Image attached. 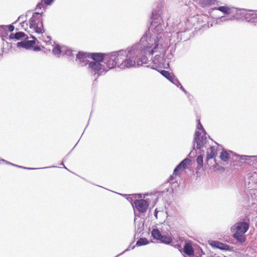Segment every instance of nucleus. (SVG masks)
Returning <instances> with one entry per match:
<instances>
[{
    "label": "nucleus",
    "mask_w": 257,
    "mask_h": 257,
    "mask_svg": "<svg viewBox=\"0 0 257 257\" xmlns=\"http://www.w3.org/2000/svg\"><path fill=\"white\" fill-rule=\"evenodd\" d=\"M161 6L158 5L152 12V22L149 30L140 42L125 49H120L108 54L90 53L92 62L105 61L106 67L112 69L116 66L121 69L130 68L148 64L149 59L157 49L163 46V32L165 27L161 17Z\"/></svg>",
    "instance_id": "1"
},
{
    "label": "nucleus",
    "mask_w": 257,
    "mask_h": 257,
    "mask_svg": "<svg viewBox=\"0 0 257 257\" xmlns=\"http://www.w3.org/2000/svg\"><path fill=\"white\" fill-rule=\"evenodd\" d=\"M201 132L197 131L195 132L192 142V150L188 155V156L191 158H193L196 156L197 154L196 150L199 151V153H204V151L202 149L204 147H206L207 138L211 139L207 133L203 134V135H201Z\"/></svg>",
    "instance_id": "2"
},
{
    "label": "nucleus",
    "mask_w": 257,
    "mask_h": 257,
    "mask_svg": "<svg viewBox=\"0 0 257 257\" xmlns=\"http://www.w3.org/2000/svg\"><path fill=\"white\" fill-rule=\"evenodd\" d=\"M43 14V13L35 12L29 20L30 28H33L35 31L38 34H42L44 32V30L42 29L44 28Z\"/></svg>",
    "instance_id": "3"
},
{
    "label": "nucleus",
    "mask_w": 257,
    "mask_h": 257,
    "mask_svg": "<svg viewBox=\"0 0 257 257\" xmlns=\"http://www.w3.org/2000/svg\"><path fill=\"white\" fill-rule=\"evenodd\" d=\"M88 69L92 75L94 76H96L94 81H96L100 76L105 74L110 69L101 63L92 61L89 62Z\"/></svg>",
    "instance_id": "4"
},
{
    "label": "nucleus",
    "mask_w": 257,
    "mask_h": 257,
    "mask_svg": "<svg viewBox=\"0 0 257 257\" xmlns=\"http://www.w3.org/2000/svg\"><path fill=\"white\" fill-rule=\"evenodd\" d=\"M147 67L159 71L158 68H168L169 67V61L160 55H156Z\"/></svg>",
    "instance_id": "5"
},
{
    "label": "nucleus",
    "mask_w": 257,
    "mask_h": 257,
    "mask_svg": "<svg viewBox=\"0 0 257 257\" xmlns=\"http://www.w3.org/2000/svg\"><path fill=\"white\" fill-rule=\"evenodd\" d=\"M244 11L242 15L241 20H245L250 23H257V11H252L244 9Z\"/></svg>",
    "instance_id": "6"
},
{
    "label": "nucleus",
    "mask_w": 257,
    "mask_h": 257,
    "mask_svg": "<svg viewBox=\"0 0 257 257\" xmlns=\"http://www.w3.org/2000/svg\"><path fill=\"white\" fill-rule=\"evenodd\" d=\"M245 12L243 9H237L235 8H230L229 15L230 21L240 20L242 19V15Z\"/></svg>",
    "instance_id": "7"
},
{
    "label": "nucleus",
    "mask_w": 257,
    "mask_h": 257,
    "mask_svg": "<svg viewBox=\"0 0 257 257\" xmlns=\"http://www.w3.org/2000/svg\"><path fill=\"white\" fill-rule=\"evenodd\" d=\"M88 58H90V53L79 51L76 54V59L78 60L79 64L81 66L89 64V62L91 61H89Z\"/></svg>",
    "instance_id": "8"
},
{
    "label": "nucleus",
    "mask_w": 257,
    "mask_h": 257,
    "mask_svg": "<svg viewBox=\"0 0 257 257\" xmlns=\"http://www.w3.org/2000/svg\"><path fill=\"white\" fill-rule=\"evenodd\" d=\"M134 203L136 208L140 213L146 212L149 205L148 202L143 199L136 200Z\"/></svg>",
    "instance_id": "9"
},
{
    "label": "nucleus",
    "mask_w": 257,
    "mask_h": 257,
    "mask_svg": "<svg viewBox=\"0 0 257 257\" xmlns=\"http://www.w3.org/2000/svg\"><path fill=\"white\" fill-rule=\"evenodd\" d=\"M249 228V224L246 222L240 221L236 223L231 227V230H235V232L245 233Z\"/></svg>",
    "instance_id": "10"
},
{
    "label": "nucleus",
    "mask_w": 257,
    "mask_h": 257,
    "mask_svg": "<svg viewBox=\"0 0 257 257\" xmlns=\"http://www.w3.org/2000/svg\"><path fill=\"white\" fill-rule=\"evenodd\" d=\"M210 244L216 248L222 250H231V247L225 243H222L218 241H212Z\"/></svg>",
    "instance_id": "11"
},
{
    "label": "nucleus",
    "mask_w": 257,
    "mask_h": 257,
    "mask_svg": "<svg viewBox=\"0 0 257 257\" xmlns=\"http://www.w3.org/2000/svg\"><path fill=\"white\" fill-rule=\"evenodd\" d=\"M31 38H33L32 40H28V36L27 35L24 38L26 45V49H30L33 47V45L36 43L37 39L35 36H31Z\"/></svg>",
    "instance_id": "12"
},
{
    "label": "nucleus",
    "mask_w": 257,
    "mask_h": 257,
    "mask_svg": "<svg viewBox=\"0 0 257 257\" xmlns=\"http://www.w3.org/2000/svg\"><path fill=\"white\" fill-rule=\"evenodd\" d=\"M27 35L23 32H18L16 33H11L10 36V39H15L19 40L22 38H25Z\"/></svg>",
    "instance_id": "13"
},
{
    "label": "nucleus",
    "mask_w": 257,
    "mask_h": 257,
    "mask_svg": "<svg viewBox=\"0 0 257 257\" xmlns=\"http://www.w3.org/2000/svg\"><path fill=\"white\" fill-rule=\"evenodd\" d=\"M183 251L186 254L191 256L194 254V250L191 244L189 243H185L184 248Z\"/></svg>",
    "instance_id": "14"
},
{
    "label": "nucleus",
    "mask_w": 257,
    "mask_h": 257,
    "mask_svg": "<svg viewBox=\"0 0 257 257\" xmlns=\"http://www.w3.org/2000/svg\"><path fill=\"white\" fill-rule=\"evenodd\" d=\"M244 233H240L237 232H234L232 236L239 243L241 244L244 243L246 240V237L244 235Z\"/></svg>",
    "instance_id": "15"
},
{
    "label": "nucleus",
    "mask_w": 257,
    "mask_h": 257,
    "mask_svg": "<svg viewBox=\"0 0 257 257\" xmlns=\"http://www.w3.org/2000/svg\"><path fill=\"white\" fill-rule=\"evenodd\" d=\"M136 227L135 228V236H141V233L144 230V224L142 221H139L136 224Z\"/></svg>",
    "instance_id": "16"
},
{
    "label": "nucleus",
    "mask_w": 257,
    "mask_h": 257,
    "mask_svg": "<svg viewBox=\"0 0 257 257\" xmlns=\"http://www.w3.org/2000/svg\"><path fill=\"white\" fill-rule=\"evenodd\" d=\"M151 235L154 239L159 241L161 237H162V233L157 228L153 229L151 231Z\"/></svg>",
    "instance_id": "17"
},
{
    "label": "nucleus",
    "mask_w": 257,
    "mask_h": 257,
    "mask_svg": "<svg viewBox=\"0 0 257 257\" xmlns=\"http://www.w3.org/2000/svg\"><path fill=\"white\" fill-rule=\"evenodd\" d=\"M160 242L166 244L175 246L172 244L173 241L172 238L166 235H162V237L160 239Z\"/></svg>",
    "instance_id": "18"
},
{
    "label": "nucleus",
    "mask_w": 257,
    "mask_h": 257,
    "mask_svg": "<svg viewBox=\"0 0 257 257\" xmlns=\"http://www.w3.org/2000/svg\"><path fill=\"white\" fill-rule=\"evenodd\" d=\"M191 160L188 158H186L182 160L178 165L181 168V169H185L188 165H190Z\"/></svg>",
    "instance_id": "19"
},
{
    "label": "nucleus",
    "mask_w": 257,
    "mask_h": 257,
    "mask_svg": "<svg viewBox=\"0 0 257 257\" xmlns=\"http://www.w3.org/2000/svg\"><path fill=\"white\" fill-rule=\"evenodd\" d=\"M8 36L7 26L0 25V37L4 40V38Z\"/></svg>",
    "instance_id": "20"
},
{
    "label": "nucleus",
    "mask_w": 257,
    "mask_h": 257,
    "mask_svg": "<svg viewBox=\"0 0 257 257\" xmlns=\"http://www.w3.org/2000/svg\"><path fill=\"white\" fill-rule=\"evenodd\" d=\"M181 169V168L180 167H179L178 165H177L175 167V168L174 170L173 175L171 176L168 180V182H169L170 184H174V183L176 182V181H174V175H177L178 174L179 170Z\"/></svg>",
    "instance_id": "21"
},
{
    "label": "nucleus",
    "mask_w": 257,
    "mask_h": 257,
    "mask_svg": "<svg viewBox=\"0 0 257 257\" xmlns=\"http://www.w3.org/2000/svg\"><path fill=\"white\" fill-rule=\"evenodd\" d=\"M63 47H60L59 45H56L52 50V53L54 55L59 57L61 53L63 54Z\"/></svg>",
    "instance_id": "22"
},
{
    "label": "nucleus",
    "mask_w": 257,
    "mask_h": 257,
    "mask_svg": "<svg viewBox=\"0 0 257 257\" xmlns=\"http://www.w3.org/2000/svg\"><path fill=\"white\" fill-rule=\"evenodd\" d=\"M210 153L207 152L206 156L207 160L212 159L217 155V151L214 147L210 146Z\"/></svg>",
    "instance_id": "23"
},
{
    "label": "nucleus",
    "mask_w": 257,
    "mask_h": 257,
    "mask_svg": "<svg viewBox=\"0 0 257 257\" xmlns=\"http://www.w3.org/2000/svg\"><path fill=\"white\" fill-rule=\"evenodd\" d=\"M149 243V241L146 238H140L137 241L136 246H140L142 245H145L148 244ZM135 247V245L132 247V249H134Z\"/></svg>",
    "instance_id": "24"
},
{
    "label": "nucleus",
    "mask_w": 257,
    "mask_h": 257,
    "mask_svg": "<svg viewBox=\"0 0 257 257\" xmlns=\"http://www.w3.org/2000/svg\"><path fill=\"white\" fill-rule=\"evenodd\" d=\"M159 72H160L162 75H163L164 77H165L169 81L172 79L173 77H174V76L173 73H170L166 70H162L160 71H159Z\"/></svg>",
    "instance_id": "25"
},
{
    "label": "nucleus",
    "mask_w": 257,
    "mask_h": 257,
    "mask_svg": "<svg viewBox=\"0 0 257 257\" xmlns=\"http://www.w3.org/2000/svg\"><path fill=\"white\" fill-rule=\"evenodd\" d=\"M255 156H246V155H237V158L241 160L245 161H255Z\"/></svg>",
    "instance_id": "26"
},
{
    "label": "nucleus",
    "mask_w": 257,
    "mask_h": 257,
    "mask_svg": "<svg viewBox=\"0 0 257 257\" xmlns=\"http://www.w3.org/2000/svg\"><path fill=\"white\" fill-rule=\"evenodd\" d=\"M1 161H2V162H4V163H5V164H6L7 165H11V166H15V167H16L17 168H23L24 169H26V170H35V169H37V168H27V167H25L19 166L18 165L14 164H13L12 163L8 162V161H7L3 159H1Z\"/></svg>",
    "instance_id": "27"
},
{
    "label": "nucleus",
    "mask_w": 257,
    "mask_h": 257,
    "mask_svg": "<svg viewBox=\"0 0 257 257\" xmlns=\"http://www.w3.org/2000/svg\"><path fill=\"white\" fill-rule=\"evenodd\" d=\"M229 9L230 7L227 6H220L214 8V10L219 11L225 15H229Z\"/></svg>",
    "instance_id": "28"
},
{
    "label": "nucleus",
    "mask_w": 257,
    "mask_h": 257,
    "mask_svg": "<svg viewBox=\"0 0 257 257\" xmlns=\"http://www.w3.org/2000/svg\"><path fill=\"white\" fill-rule=\"evenodd\" d=\"M230 158L229 154L225 150L223 151L220 153V158L224 162L227 161Z\"/></svg>",
    "instance_id": "29"
},
{
    "label": "nucleus",
    "mask_w": 257,
    "mask_h": 257,
    "mask_svg": "<svg viewBox=\"0 0 257 257\" xmlns=\"http://www.w3.org/2000/svg\"><path fill=\"white\" fill-rule=\"evenodd\" d=\"M74 51L67 47L63 46V54L70 57H74Z\"/></svg>",
    "instance_id": "30"
},
{
    "label": "nucleus",
    "mask_w": 257,
    "mask_h": 257,
    "mask_svg": "<svg viewBox=\"0 0 257 257\" xmlns=\"http://www.w3.org/2000/svg\"><path fill=\"white\" fill-rule=\"evenodd\" d=\"M201 155L198 156L196 159V162L198 164V167H202L203 164V154L204 153H200Z\"/></svg>",
    "instance_id": "31"
},
{
    "label": "nucleus",
    "mask_w": 257,
    "mask_h": 257,
    "mask_svg": "<svg viewBox=\"0 0 257 257\" xmlns=\"http://www.w3.org/2000/svg\"><path fill=\"white\" fill-rule=\"evenodd\" d=\"M26 16H25L24 15H21L20 16L18 19L14 23V24H16L18 21H21V26L22 27H24V24H25V23L26 22V20L25 19Z\"/></svg>",
    "instance_id": "32"
},
{
    "label": "nucleus",
    "mask_w": 257,
    "mask_h": 257,
    "mask_svg": "<svg viewBox=\"0 0 257 257\" xmlns=\"http://www.w3.org/2000/svg\"><path fill=\"white\" fill-rule=\"evenodd\" d=\"M197 129H198V131H201L203 134L207 133L205 130L204 129L203 125L201 123L199 119H197Z\"/></svg>",
    "instance_id": "33"
},
{
    "label": "nucleus",
    "mask_w": 257,
    "mask_h": 257,
    "mask_svg": "<svg viewBox=\"0 0 257 257\" xmlns=\"http://www.w3.org/2000/svg\"><path fill=\"white\" fill-rule=\"evenodd\" d=\"M229 19V16H222L218 18L217 20V24H220V23L224 22L226 21H230Z\"/></svg>",
    "instance_id": "34"
},
{
    "label": "nucleus",
    "mask_w": 257,
    "mask_h": 257,
    "mask_svg": "<svg viewBox=\"0 0 257 257\" xmlns=\"http://www.w3.org/2000/svg\"><path fill=\"white\" fill-rule=\"evenodd\" d=\"M170 81L174 85H175L178 87H180V86L181 85V84L180 83L179 81L178 80L177 78H176L175 76L173 77L172 79H171Z\"/></svg>",
    "instance_id": "35"
},
{
    "label": "nucleus",
    "mask_w": 257,
    "mask_h": 257,
    "mask_svg": "<svg viewBox=\"0 0 257 257\" xmlns=\"http://www.w3.org/2000/svg\"><path fill=\"white\" fill-rule=\"evenodd\" d=\"M17 46L18 47H22V48L26 49V45H25V40L18 42L17 44Z\"/></svg>",
    "instance_id": "36"
},
{
    "label": "nucleus",
    "mask_w": 257,
    "mask_h": 257,
    "mask_svg": "<svg viewBox=\"0 0 257 257\" xmlns=\"http://www.w3.org/2000/svg\"><path fill=\"white\" fill-rule=\"evenodd\" d=\"M44 4L47 6H51L54 2L55 0H43Z\"/></svg>",
    "instance_id": "37"
},
{
    "label": "nucleus",
    "mask_w": 257,
    "mask_h": 257,
    "mask_svg": "<svg viewBox=\"0 0 257 257\" xmlns=\"http://www.w3.org/2000/svg\"><path fill=\"white\" fill-rule=\"evenodd\" d=\"M43 3H44L43 0H42L41 2L38 3L36 6L35 10L41 9L43 7Z\"/></svg>",
    "instance_id": "38"
},
{
    "label": "nucleus",
    "mask_w": 257,
    "mask_h": 257,
    "mask_svg": "<svg viewBox=\"0 0 257 257\" xmlns=\"http://www.w3.org/2000/svg\"><path fill=\"white\" fill-rule=\"evenodd\" d=\"M205 5H214L216 0H205Z\"/></svg>",
    "instance_id": "39"
},
{
    "label": "nucleus",
    "mask_w": 257,
    "mask_h": 257,
    "mask_svg": "<svg viewBox=\"0 0 257 257\" xmlns=\"http://www.w3.org/2000/svg\"><path fill=\"white\" fill-rule=\"evenodd\" d=\"M8 32H13L15 29V27L13 25H10L7 26Z\"/></svg>",
    "instance_id": "40"
},
{
    "label": "nucleus",
    "mask_w": 257,
    "mask_h": 257,
    "mask_svg": "<svg viewBox=\"0 0 257 257\" xmlns=\"http://www.w3.org/2000/svg\"><path fill=\"white\" fill-rule=\"evenodd\" d=\"M180 89L189 97L190 95L188 93V92L184 89V88L181 85L180 87Z\"/></svg>",
    "instance_id": "41"
},
{
    "label": "nucleus",
    "mask_w": 257,
    "mask_h": 257,
    "mask_svg": "<svg viewBox=\"0 0 257 257\" xmlns=\"http://www.w3.org/2000/svg\"><path fill=\"white\" fill-rule=\"evenodd\" d=\"M33 50L35 51H40L41 50V48L39 46H35L33 47Z\"/></svg>",
    "instance_id": "42"
},
{
    "label": "nucleus",
    "mask_w": 257,
    "mask_h": 257,
    "mask_svg": "<svg viewBox=\"0 0 257 257\" xmlns=\"http://www.w3.org/2000/svg\"><path fill=\"white\" fill-rule=\"evenodd\" d=\"M158 211L157 209L156 208L154 211V216H155L156 218H158Z\"/></svg>",
    "instance_id": "43"
},
{
    "label": "nucleus",
    "mask_w": 257,
    "mask_h": 257,
    "mask_svg": "<svg viewBox=\"0 0 257 257\" xmlns=\"http://www.w3.org/2000/svg\"><path fill=\"white\" fill-rule=\"evenodd\" d=\"M56 167V166H50V167H43V168H39L40 169H47V168H55Z\"/></svg>",
    "instance_id": "44"
},
{
    "label": "nucleus",
    "mask_w": 257,
    "mask_h": 257,
    "mask_svg": "<svg viewBox=\"0 0 257 257\" xmlns=\"http://www.w3.org/2000/svg\"><path fill=\"white\" fill-rule=\"evenodd\" d=\"M140 217V215H137V213L136 212H135V222H136V217Z\"/></svg>",
    "instance_id": "45"
},
{
    "label": "nucleus",
    "mask_w": 257,
    "mask_h": 257,
    "mask_svg": "<svg viewBox=\"0 0 257 257\" xmlns=\"http://www.w3.org/2000/svg\"><path fill=\"white\" fill-rule=\"evenodd\" d=\"M60 165L63 166H64V168L65 169H66L68 170V169H67V168L64 166V164L63 162H62L60 163Z\"/></svg>",
    "instance_id": "46"
},
{
    "label": "nucleus",
    "mask_w": 257,
    "mask_h": 257,
    "mask_svg": "<svg viewBox=\"0 0 257 257\" xmlns=\"http://www.w3.org/2000/svg\"><path fill=\"white\" fill-rule=\"evenodd\" d=\"M182 33V31H180L179 32H177V35H178V36H179V35H180L181 34V33Z\"/></svg>",
    "instance_id": "47"
},
{
    "label": "nucleus",
    "mask_w": 257,
    "mask_h": 257,
    "mask_svg": "<svg viewBox=\"0 0 257 257\" xmlns=\"http://www.w3.org/2000/svg\"><path fill=\"white\" fill-rule=\"evenodd\" d=\"M126 199H127L128 201H130L132 200V198H131V197H126Z\"/></svg>",
    "instance_id": "48"
},
{
    "label": "nucleus",
    "mask_w": 257,
    "mask_h": 257,
    "mask_svg": "<svg viewBox=\"0 0 257 257\" xmlns=\"http://www.w3.org/2000/svg\"><path fill=\"white\" fill-rule=\"evenodd\" d=\"M119 195L123 196V197H126L127 196V195L126 194H120V193H119Z\"/></svg>",
    "instance_id": "49"
},
{
    "label": "nucleus",
    "mask_w": 257,
    "mask_h": 257,
    "mask_svg": "<svg viewBox=\"0 0 257 257\" xmlns=\"http://www.w3.org/2000/svg\"><path fill=\"white\" fill-rule=\"evenodd\" d=\"M255 161H257V156H255Z\"/></svg>",
    "instance_id": "50"
},
{
    "label": "nucleus",
    "mask_w": 257,
    "mask_h": 257,
    "mask_svg": "<svg viewBox=\"0 0 257 257\" xmlns=\"http://www.w3.org/2000/svg\"><path fill=\"white\" fill-rule=\"evenodd\" d=\"M169 56H170V57H172V56H173V55H172V54L171 53L170 54V55Z\"/></svg>",
    "instance_id": "51"
},
{
    "label": "nucleus",
    "mask_w": 257,
    "mask_h": 257,
    "mask_svg": "<svg viewBox=\"0 0 257 257\" xmlns=\"http://www.w3.org/2000/svg\"><path fill=\"white\" fill-rule=\"evenodd\" d=\"M168 191H169V189H167V192H168Z\"/></svg>",
    "instance_id": "52"
}]
</instances>
